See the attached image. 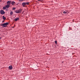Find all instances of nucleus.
<instances>
[{
    "label": "nucleus",
    "instance_id": "f257e3e1",
    "mask_svg": "<svg viewBox=\"0 0 80 80\" xmlns=\"http://www.w3.org/2000/svg\"><path fill=\"white\" fill-rule=\"evenodd\" d=\"M22 12V9H19L18 10H16L15 11V12L16 13H20Z\"/></svg>",
    "mask_w": 80,
    "mask_h": 80
},
{
    "label": "nucleus",
    "instance_id": "ddd939ff",
    "mask_svg": "<svg viewBox=\"0 0 80 80\" xmlns=\"http://www.w3.org/2000/svg\"><path fill=\"white\" fill-rule=\"evenodd\" d=\"M28 5V2H26V5Z\"/></svg>",
    "mask_w": 80,
    "mask_h": 80
},
{
    "label": "nucleus",
    "instance_id": "f03ea898",
    "mask_svg": "<svg viewBox=\"0 0 80 80\" xmlns=\"http://www.w3.org/2000/svg\"><path fill=\"white\" fill-rule=\"evenodd\" d=\"M8 23L7 22L6 23H4L1 24V26H3V27H6L7 25H8Z\"/></svg>",
    "mask_w": 80,
    "mask_h": 80
},
{
    "label": "nucleus",
    "instance_id": "4be33fe9",
    "mask_svg": "<svg viewBox=\"0 0 80 80\" xmlns=\"http://www.w3.org/2000/svg\"><path fill=\"white\" fill-rule=\"evenodd\" d=\"M6 10H7V9H6Z\"/></svg>",
    "mask_w": 80,
    "mask_h": 80
},
{
    "label": "nucleus",
    "instance_id": "f8f14e48",
    "mask_svg": "<svg viewBox=\"0 0 80 80\" xmlns=\"http://www.w3.org/2000/svg\"><path fill=\"white\" fill-rule=\"evenodd\" d=\"M3 10H5V9H6V8H6V7H3Z\"/></svg>",
    "mask_w": 80,
    "mask_h": 80
},
{
    "label": "nucleus",
    "instance_id": "6ab92c4d",
    "mask_svg": "<svg viewBox=\"0 0 80 80\" xmlns=\"http://www.w3.org/2000/svg\"><path fill=\"white\" fill-rule=\"evenodd\" d=\"M0 39H2V38L1 37H0Z\"/></svg>",
    "mask_w": 80,
    "mask_h": 80
},
{
    "label": "nucleus",
    "instance_id": "7ed1b4c3",
    "mask_svg": "<svg viewBox=\"0 0 80 80\" xmlns=\"http://www.w3.org/2000/svg\"><path fill=\"white\" fill-rule=\"evenodd\" d=\"M0 13H1V15H4L5 12H4L3 10H1L0 11Z\"/></svg>",
    "mask_w": 80,
    "mask_h": 80
},
{
    "label": "nucleus",
    "instance_id": "6e6552de",
    "mask_svg": "<svg viewBox=\"0 0 80 80\" xmlns=\"http://www.w3.org/2000/svg\"><path fill=\"white\" fill-rule=\"evenodd\" d=\"M18 20H19V18H17L16 19H14L15 21H17Z\"/></svg>",
    "mask_w": 80,
    "mask_h": 80
},
{
    "label": "nucleus",
    "instance_id": "f3484780",
    "mask_svg": "<svg viewBox=\"0 0 80 80\" xmlns=\"http://www.w3.org/2000/svg\"><path fill=\"white\" fill-rule=\"evenodd\" d=\"M55 43H56V44L57 43V41H55Z\"/></svg>",
    "mask_w": 80,
    "mask_h": 80
},
{
    "label": "nucleus",
    "instance_id": "5701e85b",
    "mask_svg": "<svg viewBox=\"0 0 80 80\" xmlns=\"http://www.w3.org/2000/svg\"><path fill=\"white\" fill-rule=\"evenodd\" d=\"M1 11H0V13Z\"/></svg>",
    "mask_w": 80,
    "mask_h": 80
},
{
    "label": "nucleus",
    "instance_id": "a211bd4d",
    "mask_svg": "<svg viewBox=\"0 0 80 80\" xmlns=\"http://www.w3.org/2000/svg\"><path fill=\"white\" fill-rule=\"evenodd\" d=\"M2 2V0H0V2Z\"/></svg>",
    "mask_w": 80,
    "mask_h": 80
},
{
    "label": "nucleus",
    "instance_id": "1a4fd4ad",
    "mask_svg": "<svg viewBox=\"0 0 80 80\" xmlns=\"http://www.w3.org/2000/svg\"><path fill=\"white\" fill-rule=\"evenodd\" d=\"M15 4V2L14 1H12V2H11V4L12 5H14V4Z\"/></svg>",
    "mask_w": 80,
    "mask_h": 80
},
{
    "label": "nucleus",
    "instance_id": "9d476101",
    "mask_svg": "<svg viewBox=\"0 0 80 80\" xmlns=\"http://www.w3.org/2000/svg\"><path fill=\"white\" fill-rule=\"evenodd\" d=\"M2 18H3V20H5V19H6V18L5 17V16H2Z\"/></svg>",
    "mask_w": 80,
    "mask_h": 80
},
{
    "label": "nucleus",
    "instance_id": "0eeeda50",
    "mask_svg": "<svg viewBox=\"0 0 80 80\" xmlns=\"http://www.w3.org/2000/svg\"><path fill=\"white\" fill-rule=\"evenodd\" d=\"M9 69H10V70H12V66L11 65L10 66H9Z\"/></svg>",
    "mask_w": 80,
    "mask_h": 80
},
{
    "label": "nucleus",
    "instance_id": "423d86ee",
    "mask_svg": "<svg viewBox=\"0 0 80 80\" xmlns=\"http://www.w3.org/2000/svg\"><path fill=\"white\" fill-rule=\"evenodd\" d=\"M10 7V5H7L6 6V8H9Z\"/></svg>",
    "mask_w": 80,
    "mask_h": 80
},
{
    "label": "nucleus",
    "instance_id": "b1692460",
    "mask_svg": "<svg viewBox=\"0 0 80 80\" xmlns=\"http://www.w3.org/2000/svg\"><path fill=\"white\" fill-rule=\"evenodd\" d=\"M43 0H42V1Z\"/></svg>",
    "mask_w": 80,
    "mask_h": 80
},
{
    "label": "nucleus",
    "instance_id": "39448f33",
    "mask_svg": "<svg viewBox=\"0 0 80 80\" xmlns=\"http://www.w3.org/2000/svg\"><path fill=\"white\" fill-rule=\"evenodd\" d=\"M22 5L23 7H25V6L26 5V2H23L22 4Z\"/></svg>",
    "mask_w": 80,
    "mask_h": 80
},
{
    "label": "nucleus",
    "instance_id": "2eb2a0df",
    "mask_svg": "<svg viewBox=\"0 0 80 80\" xmlns=\"http://www.w3.org/2000/svg\"><path fill=\"white\" fill-rule=\"evenodd\" d=\"M25 0H19V1H20V2H22V1H25Z\"/></svg>",
    "mask_w": 80,
    "mask_h": 80
},
{
    "label": "nucleus",
    "instance_id": "393cba45",
    "mask_svg": "<svg viewBox=\"0 0 80 80\" xmlns=\"http://www.w3.org/2000/svg\"><path fill=\"white\" fill-rule=\"evenodd\" d=\"M71 30H72V29H71Z\"/></svg>",
    "mask_w": 80,
    "mask_h": 80
},
{
    "label": "nucleus",
    "instance_id": "aec40b11",
    "mask_svg": "<svg viewBox=\"0 0 80 80\" xmlns=\"http://www.w3.org/2000/svg\"><path fill=\"white\" fill-rule=\"evenodd\" d=\"M38 1H41V0H38Z\"/></svg>",
    "mask_w": 80,
    "mask_h": 80
},
{
    "label": "nucleus",
    "instance_id": "9b49d317",
    "mask_svg": "<svg viewBox=\"0 0 80 80\" xmlns=\"http://www.w3.org/2000/svg\"><path fill=\"white\" fill-rule=\"evenodd\" d=\"M10 14L11 15H13V12L11 11L10 13Z\"/></svg>",
    "mask_w": 80,
    "mask_h": 80
},
{
    "label": "nucleus",
    "instance_id": "dca6fc26",
    "mask_svg": "<svg viewBox=\"0 0 80 80\" xmlns=\"http://www.w3.org/2000/svg\"><path fill=\"white\" fill-rule=\"evenodd\" d=\"M12 9L13 10H15V9H16V8H13Z\"/></svg>",
    "mask_w": 80,
    "mask_h": 80
},
{
    "label": "nucleus",
    "instance_id": "412c9836",
    "mask_svg": "<svg viewBox=\"0 0 80 80\" xmlns=\"http://www.w3.org/2000/svg\"><path fill=\"white\" fill-rule=\"evenodd\" d=\"M4 22V21H2V22Z\"/></svg>",
    "mask_w": 80,
    "mask_h": 80
},
{
    "label": "nucleus",
    "instance_id": "20e7f679",
    "mask_svg": "<svg viewBox=\"0 0 80 80\" xmlns=\"http://www.w3.org/2000/svg\"><path fill=\"white\" fill-rule=\"evenodd\" d=\"M7 4L9 5H10L11 4V1H8L7 2Z\"/></svg>",
    "mask_w": 80,
    "mask_h": 80
},
{
    "label": "nucleus",
    "instance_id": "4468645a",
    "mask_svg": "<svg viewBox=\"0 0 80 80\" xmlns=\"http://www.w3.org/2000/svg\"><path fill=\"white\" fill-rule=\"evenodd\" d=\"M63 13H67V12H65V11H64V12H63Z\"/></svg>",
    "mask_w": 80,
    "mask_h": 80
}]
</instances>
